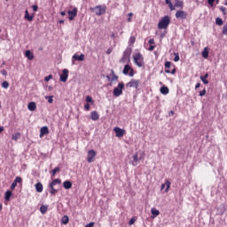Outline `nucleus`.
I'll return each instance as SVG.
<instances>
[{"label":"nucleus","instance_id":"7","mask_svg":"<svg viewBox=\"0 0 227 227\" xmlns=\"http://www.w3.org/2000/svg\"><path fill=\"white\" fill-rule=\"evenodd\" d=\"M68 79V69H63L62 74H60L59 81L61 82H67Z\"/></svg>","mask_w":227,"mask_h":227},{"label":"nucleus","instance_id":"2","mask_svg":"<svg viewBox=\"0 0 227 227\" xmlns=\"http://www.w3.org/2000/svg\"><path fill=\"white\" fill-rule=\"evenodd\" d=\"M133 59L137 67H145V59L143 58V55H141V53L135 54Z\"/></svg>","mask_w":227,"mask_h":227},{"label":"nucleus","instance_id":"61","mask_svg":"<svg viewBox=\"0 0 227 227\" xmlns=\"http://www.w3.org/2000/svg\"><path fill=\"white\" fill-rule=\"evenodd\" d=\"M200 86H201V84H200V83H197V84L195 85V89L198 90V88H200Z\"/></svg>","mask_w":227,"mask_h":227},{"label":"nucleus","instance_id":"13","mask_svg":"<svg viewBox=\"0 0 227 227\" xmlns=\"http://www.w3.org/2000/svg\"><path fill=\"white\" fill-rule=\"evenodd\" d=\"M176 17L181 20L187 19V12H185L184 11H177L176 13Z\"/></svg>","mask_w":227,"mask_h":227},{"label":"nucleus","instance_id":"27","mask_svg":"<svg viewBox=\"0 0 227 227\" xmlns=\"http://www.w3.org/2000/svg\"><path fill=\"white\" fill-rule=\"evenodd\" d=\"M207 79H208V74H206L204 76H200V80L205 84H208V81Z\"/></svg>","mask_w":227,"mask_h":227},{"label":"nucleus","instance_id":"57","mask_svg":"<svg viewBox=\"0 0 227 227\" xmlns=\"http://www.w3.org/2000/svg\"><path fill=\"white\" fill-rule=\"evenodd\" d=\"M2 132H4V127L0 126V134H1Z\"/></svg>","mask_w":227,"mask_h":227},{"label":"nucleus","instance_id":"30","mask_svg":"<svg viewBox=\"0 0 227 227\" xmlns=\"http://www.w3.org/2000/svg\"><path fill=\"white\" fill-rule=\"evenodd\" d=\"M165 187H166L165 192H168L169 187H171V182H169V180H167V181L165 182Z\"/></svg>","mask_w":227,"mask_h":227},{"label":"nucleus","instance_id":"3","mask_svg":"<svg viewBox=\"0 0 227 227\" xmlns=\"http://www.w3.org/2000/svg\"><path fill=\"white\" fill-rule=\"evenodd\" d=\"M95 157H97V151L95 150H89L87 153V162L89 164H91V162H94Z\"/></svg>","mask_w":227,"mask_h":227},{"label":"nucleus","instance_id":"15","mask_svg":"<svg viewBox=\"0 0 227 227\" xmlns=\"http://www.w3.org/2000/svg\"><path fill=\"white\" fill-rule=\"evenodd\" d=\"M90 118L93 121H97L100 118V115H98V112L94 111L90 113Z\"/></svg>","mask_w":227,"mask_h":227},{"label":"nucleus","instance_id":"18","mask_svg":"<svg viewBox=\"0 0 227 227\" xmlns=\"http://www.w3.org/2000/svg\"><path fill=\"white\" fill-rule=\"evenodd\" d=\"M129 61H130V57L128 54H124L120 60L121 63H129Z\"/></svg>","mask_w":227,"mask_h":227},{"label":"nucleus","instance_id":"47","mask_svg":"<svg viewBox=\"0 0 227 227\" xmlns=\"http://www.w3.org/2000/svg\"><path fill=\"white\" fill-rule=\"evenodd\" d=\"M171 67V62L168 61L165 63V68H169Z\"/></svg>","mask_w":227,"mask_h":227},{"label":"nucleus","instance_id":"64","mask_svg":"<svg viewBox=\"0 0 227 227\" xmlns=\"http://www.w3.org/2000/svg\"><path fill=\"white\" fill-rule=\"evenodd\" d=\"M165 72H166V74H171V71H169L168 69H166Z\"/></svg>","mask_w":227,"mask_h":227},{"label":"nucleus","instance_id":"38","mask_svg":"<svg viewBox=\"0 0 227 227\" xmlns=\"http://www.w3.org/2000/svg\"><path fill=\"white\" fill-rule=\"evenodd\" d=\"M174 61L177 62V61H180V55H178V53H174Z\"/></svg>","mask_w":227,"mask_h":227},{"label":"nucleus","instance_id":"60","mask_svg":"<svg viewBox=\"0 0 227 227\" xmlns=\"http://www.w3.org/2000/svg\"><path fill=\"white\" fill-rule=\"evenodd\" d=\"M166 188V183L165 184H161V191H163V189H165Z\"/></svg>","mask_w":227,"mask_h":227},{"label":"nucleus","instance_id":"35","mask_svg":"<svg viewBox=\"0 0 227 227\" xmlns=\"http://www.w3.org/2000/svg\"><path fill=\"white\" fill-rule=\"evenodd\" d=\"M215 24L217 26H223V20L221 18H216L215 19Z\"/></svg>","mask_w":227,"mask_h":227},{"label":"nucleus","instance_id":"32","mask_svg":"<svg viewBox=\"0 0 227 227\" xmlns=\"http://www.w3.org/2000/svg\"><path fill=\"white\" fill-rule=\"evenodd\" d=\"M44 98L45 100H48L49 104H52V102H54V96H45Z\"/></svg>","mask_w":227,"mask_h":227},{"label":"nucleus","instance_id":"48","mask_svg":"<svg viewBox=\"0 0 227 227\" xmlns=\"http://www.w3.org/2000/svg\"><path fill=\"white\" fill-rule=\"evenodd\" d=\"M17 187V184L16 182L14 181L12 184V186H11V189L13 190Z\"/></svg>","mask_w":227,"mask_h":227},{"label":"nucleus","instance_id":"1","mask_svg":"<svg viewBox=\"0 0 227 227\" xmlns=\"http://www.w3.org/2000/svg\"><path fill=\"white\" fill-rule=\"evenodd\" d=\"M170 22L171 20L169 19V16L163 17L158 23L159 29H168V26H169Z\"/></svg>","mask_w":227,"mask_h":227},{"label":"nucleus","instance_id":"43","mask_svg":"<svg viewBox=\"0 0 227 227\" xmlns=\"http://www.w3.org/2000/svg\"><path fill=\"white\" fill-rule=\"evenodd\" d=\"M207 95V90H203L200 92V97H205Z\"/></svg>","mask_w":227,"mask_h":227},{"label":"nucleus","instance_id":"44","mask_svg":"<svg viewBox=\"0 0 227 227\" xmlns=\"http://www.w3.org/2000/svg\"><path fill=\"white\" fill-rule=\"evenodd\" d=\"M51 189V194H56V192H58V190L54 189V186H52V188H50Z\"/></svg>","mask_w":227,"mask_h":227},{"label":"nucleus","instance_id":"55","mask_svg":"<svg viewBox=\"0 0 227 227\" xmlns=\"http://www.w3.org/2000/svg\"><path fill=\"white\" fill-rule=\"evenodd\" d=\"M171 11L175 10V5L173 4H168Z\"/></svg>","mask_w":227,"mask_h":227},{"label":"nucleus","instance_id":"4","mask_svg":"<svg viewBox=\"0 0 227 227\" xmlns=\"http://www.w3.org/2000/svg\"><path fill=\"white\" fill-rule=\"evenodd\" d=\"M124 88L125 84H123V82L119 83L118 86L114 90V97H120V95L123 93Z\"/></svg>","mask_w":227,"mask_h":227},{"label":"nucleus","instance_id":"5","mask_svg":"<svg viewBox=\"0 0 227 227\" xmlns=\"http://www.w3.org/2000/svg\"><path fill=\"white\" fill-rule=\"evenodd\" d=\"M142 159H145V152L141 153L140 157L137 153H135L133 155V161L131 162L132 166H137V162L142 160Z\"/></svg>","mask_w":227,"mask_h":227},{"label":"nucleus","instance_id":"58","mask_svg":"<svg viewBox=\"0 0 227 227\" xmlns=\"http://www.w3.org/2000/svg\"><path fill=\"white\" fill-rule=\"evenodd\" d=\"M153 49H155V46H154V45H151V46L149 47V51H153Z\"/></svg>","mask_w":227,"mask_h":227},{"label":"nucleus","instance_id":"19","mask_svg":"<svg viewBox=\"0 0 227 227\" xmlns=\"http://www.w3.org/2000/svg\"><path fill=\"white\" fill-rule=\"evenodd\" d=\"M25 56L27 58V59L32 60L35 59V55H33V52H31V51L27 50L25 52Z\"/></svg>","mask_w":227,"mask_h":227},{"label":"nucleus","instance_id":"23","mask_svg":"<svg viewBox=\"0 0 227 227\" xmlns=\"http://www.w3.org/2000/svg\"><path fill=\"white\" fill-rule=\"evenodd\" d=\"M64 189H72V182L70 181H65L63 183Z\"/></svg>","mask_w":227,"mask_h":227},{"label":"nucleus","instance_id":"11","mask_svg":"<svg viewBox=\"0 0 227 227\" xmlns=\"http://www.w3.org/2000/svg\"><path fill=\"white\" fill-rule=\"evenodd\" d=\"M67 14L69 15V20H74L77 17V8H74L72 11H68Z\"/></svg>","mask_w":227,"mask_h":227},{"label":"nucleus","instance_id":"9","mask_svg":"<svg viewBox=\"0 0 227 227\" xmlns=\"http://www.w3.org/2000/svg\"><path fill=\"white\" fill-rule=\"evenodd\" d=\"M84 59H85L84 54H81V55L74 54V55L72 57V62H73V64L75 63V61H84Z\"/></svg>","mask_w":227,"mask_h":227},{"label":"nucleus","instance_id":"24","mask_svg":"<svg viewBox=\"0 0 227 227\" xmlns=\"http://www.w3.org/2000/svg\"><path fill=\"white\" fill-rule=\"evenodd\" d=\"M160 91L162 93V95H168V93H169V89L166 86H163L160 88Z\"/></svg>","mask_w":227,"mask_h":227},{"label":"nucleus","instance_id":"36","mask_svg":"<svg viewBox=\"0 0 227 227\" xmlns=\"http://www.w3.org/2000/svg\"><path fill=\"white\" fill-rule=\"evenodd\" d=\"M2 86L5 89L8 90L10 88V83L6 81L3 82Z\"/></svg>","mask_w":227,"mask_h":227},{"label":"nucleus","instance_id":"40","mask_svg":"<svg viewBox=\"0 0 227 227\" xmlns=\"http://www.w3.org/2000/svg\"><path fill=\"white\" fill-rule=\"evenodd\" d=\"M14 182H15L16 184H20V182H22V178H21L20 176H17V177L15 178Z\"/></svg>","mask_w":227,"mask_h":227},{"label":"nucleus","instance_id":"28","mask_svg":"<svg viewBox=\"0 0 227 227\" xmlns=\"http://www.w3.org/2000/svg\"><path fill=\"white\" fill-rule=\"evenodd\" d=\"M68 221H70V219L68 218V215H64L61 218L62 224H68Z\"/></svg>","mask_w":227,"mask_h":227},{"label":"nucleus","instance_id":"14","mask_svg":"<svg viewBox=\"0 0 227 227\" xmlns=\"http://www.w3.org/2000/svg\"><path fill=\"white\" fill-rule=\"evenodd\" d=\"M151 214H152L151 218L155 219V217H157V215H160V211H159V209H156L155 207H153L151 209Z\"/></svg>","mask_w":227,"mask_h":227},{"label":"nucleus","instance_id":"10","mask_svg":"<svg viewBox=\"0 0 227 227\" xmlns=\"http://www.w3.org/2000/svg\"><path fill=\"white\" fill-rule=\"evenodd\" d=\"M129 70H130V72H129L130 77H134V69H132V67H130V66H129V65H126V66L124 67V69H123L122 73H123L125 75H127V74H129Z\"/></svg>","mask_w":227,"mask_h":227},{"label":"nucleus","instance_id":"29","mask_svg":"<svg viewBox=\"0 0 227 227\" xmlns=\"http://www.w3.org/2000/svg\"><path fill=\"white\" fill-rule=\"evenodd\" d=\"M175 6H176V8H183V6H184V2H182V1H180V0H176Z\"/></svg>","mask_w":227,"mask_h":227},{"label":"nucleus","instance_id":"16","mask_svg":"<svg viewBox=\"0 0 227 227\" xmlns=\"http://www.w3.org/2000/svg\"><path fill=\"white\" fill-rule=\"evenodd\" d=\"M36 192H43V184L42 183H37L35 185Z\"/></svg>","mask_w":227,"mask_h":227},{"label":"nucleus","instance_id":"62","mask_svg":"<svg viewBox=\"0 0 227 227\" xmlns=\"http://www.w3.org/2000/svg\"><path fill=\"white\" fill-rule=\"evenodd\" d=\"M60 14H61L62 17H65L67 15V12H61Z\"/></svg>","mask_w":227,"mask_h":227},{"label":"nucleus","instance_id":"54","mask_svg":"<svg viewBox=\"0 0 227 227\" xmlns=\"http://www.w3.org/2000/svg\"><path fill=\"white\" fill-rule=\"evenodd\" d=\"M129 42L134 43V42H136V37H130Z\"/></svg>","mask_w":227,"mask_h":227},{"label":"nucleus","instance_id":"31","mask_svg":"<svg viewBox=\"0 0 227 227\" xmlns=\"http://www.w3.org/2000/svg\"><path fill=\"white\" fill-rule=\"evenodd\" d=\"M48 207L47 206H41V207H40V212H41V214H46L47 213V210H48Z\"/></svg>","mask_w":227,"mask_h":227},{"label":"nucleus","instance_id":"25","mask_svg":"<svg viewBox=\"0 0 227 227\" xmlns=\"http://www.w3.org/2000/svg\"><path fill=\"white\" fill-rule=\"evenodd\" d=\"M12 141H18L19 139H20V133L17 132L12 134Z\"/></svg>","mask_w":227,"mask_h":227},{"label":"nucleus","instance_id":"42","mask_svg":"<svg viewBox=\"0 0 227 227\" xmlns=\"http://www.w3.org/2000/svg\"><path fill=\"white\" fill-rule=\"evenodd\" d=\"M132 15H134V13H132V12H129V14H128V16H129V18H128V22H132Z\"/></svg>","mask_w":227,"mask_h":227},{"label":"nucleus","instance_id":"39","mask_svg":"<svg viewBox=\"0 0 227 227\" xmlns=\"http://www.w3.org/2000/svg\"><path fill=\"white\" fill-rule=\"evenodd\" d=\"M112 81H118V76L116 74H114V71L112 70Z\"/></svg>","mask_w":227,"mask_h":227},{"label":"nucleus","instance_id":"63","mask_svg":"<svg viewBox=\"0 0 227 227\" xmlns=\"http://www.w3.org/2000/svg\"><path fill=\"white\" fill-rule=\"evenodd\" d=\"M166 4H171V2L169 0H165Z\"/></svg>","mask_w":227,"mask_h":227},{"label":"nucleus","instance_id":"37","mask_svg":"<svg viewBox=\"0 0 227 227\" xmlns=\"http://www.w3.org/2000/svg\"><path fill=\"white\" fill-rule=\"evenodd\" d=\"M86 102H88V104L90 103L93 104V98H91V96H87Z\"/></svg>","mask_w":227,"mask_h":227},{"label":"nucleus","instance_id":"22","mask_svg":"<svg viewBox=\"0 0 227 227\" xmlns=\"http://www.w3.org/2000/svg\"><path fill=\"white\" fill-rule=\"evenodd\" d=\"M208 47H205L204 50L202 51V58H205V59H207V58H208Z\"/></svg>","mask_w":227,"mask_h":227},{"label":"nucleus","instance_id":"46","mask_svg":"<svg viewBox=\"0 0 227 227\" xmlns=\"http://www.w3.org/2000/svg\"><path fill=\"white\" fill-rule=\"evenodd\" d=\"M95 226V223L90 222V223L86 224L85 227H93Z\"/></svg>","mask_w":227,"mask_h":227},{"label":"nucleus","instance_id":"21","mask_svg":"<svg viewBox=\"0 0 227 227\" xmlns=\"http://www.w3.org/2000/svg\"><path fill=\"white\" fill-rule=\"evenodd\" d=\"M61 184V179H54L51 183V184H50V188H52V187H54V185H59Z\"/></svg>","mask_w":227,"mask_h":227},{"label":"nucleus","instance_id":"45","mask_svg":"<svg viewBox=\"0 0 227 227\" xmlns=\"http://www.w3.org/2000/svg\"><path fill=\"white\" fill-rule=\"evenodd\" d=\"M134 223H136V218H131V219L129 220V224L130 226H132V224H134Z\"/></svg>","mask_w":227,"mask_h":227},{"label":"nucleus","instance_id":"8","mask_svg":"<svg viewBox=\"0 0 227 227\" xmlns=\"http://www.w3.org/2000/svg\"><path fill=\"white\" fill-rule=\"evenodd\" d=\"M127 88H136L137 89L139 86V81L132 79L126 84Z\"/></svg>","mask_w":227,"mask_h":227},{"label":"nucleus","instance_id":"26","mask_svg":"<svg viewBox=\"0 0 227 227\" xmlns=\"http://www.w3.org/2000/svg\"><path fill=\"white\" fill-rule=\"evenodd\" d=\"M25 19L28 20V22L33 21L34 16H29V12L27 11L25 12Z\"/></svg>","mask_w":227,"mask_h":227},{"label":"nucleus","instance_id":"52","mask_svg":"<svg viewBox=\"0 0 227 227\" xmlns=\"http://www.w3.org/2000/svg\"><path fill=\"white\" fill-rule=\"evenodd\" d=\"M220 10L223 12V15H226V8L221 7Z\"/></svg>","mask_w":227,"mask_h":227},{"label":"nucleus","instance_id":"33","mask_svg":"<svg viewBox=\"0 0 227 227\" xmlns=\"http://www.w3.org/2000/svg\"><path fill=\"white\" fill-rule=\"evenodd\" d=\"M10 198H12V192L11 191H7L5 192V200H6V201H10Z\"/></svg>","mask_w":227,"mask_h":227},{"label":"nucleus","instance_id":"56","mask_svg":"<svg viewBox=\"0 0 227 227\" xmlns=\"http://www.w3.org/2000/svg\"><path fill=\"white\" fill-rule=\"evenodd\" d=\"M149 43H150V45H153V43H155V41H153V39H150Z\"/></svg>","mask_w":227,"mask_h":227},{"label":"nucleus","instance_id":"20","mask_svg":"<svg viewBox=\"0 0 227 227\" xmlns=\"http://www.w3.org/2000/svg\"><path fill=\"white\" fill-rule=\"evenodd\" d=\"M45 134H49V128L47 127L41 128L40 137H42L43 136H45Z\"/></svg>","mask_w":227,"mask_h":227},{"label":"nucleus","instance_id":"49","mask_svg":"<svg viewBox=\"0 0 227 227\" xmlns=\"http://www.w3.org/2000/svg\"><path fill=\"white\" fill-rule=\"evenodd\" d=\"M207 2L210 6H214V3L215 2V0H207Z\"/></svg>","mask_w":227,"mask_h":227},{"label":"nucleus","instance_id":"12","mask_svg":"<svg viewBox=\"0 0 227 227\" xmlns=\"http://www.w3.org/2000/svg\"><path fill=\"white\" fill-rule=\"evenodd\" d=\"M114 131L115 132L116 137H123V136L125 134V130L121 129L120 128H114Z\"/></svg>","mask_w":227,"mask_h":227},{"label":"nucleus","instance_id":"17","mask_svg":"<svg viewBox=\"0 0 227 227\" xmlns=\"http://www.w3.org/2000/svg\"><path fill=\"white\" fill-rule=\"evenodd\" d=\"M27 109H28V111H35L36 110V103H35V102L28 103Z\"/></svg>","mask_w":227,"mask_h":227},{"label":"nucleus","instance_id":"53","mask_svg":"<svg viewBox=\"0 0 227 227\" xmlns=\"http://www.w3.org/2000/svg\"><path fill=\"white\" fill-rule=\"evenodd\" d=\"M32 8L34 12H38V5H33Z\"/></svg>","mask_w":227,"mask_h":227},{"label":"nucleus","instance_id":"41","mask_svg":"<svg viewBox=\"0 0 227 227\" xmlns=\"http://www.w3.org/2000/svg\"><path fill=\"white\" fill-rule=\"evenodd\" d=\"M51 79H52V74H50V75L46 76V77L44 78V81H45L46 82H49V81H51Z\"/></svg>","mask_w":227,"mask_h":227},{"label":"nucleus","instance_id":"59","mask_svg":"<svg viewBox=\"0 0 227 227\" xmlns=\"http://www.w3.org/2000/svg\"><path fill=\"white\" fill-rule=\"evenodd\" d=\"M111 52H113V50H112V49H108V50L106 51V54H111Z\"/></svg>","mask_w":227,"mask_h":227},{"label":"nucleus","instance_id":"50","mask_svg":"<svg viewBox=\"0 0 227 227\" xmlns=\"http://www.w3.org/2000/svg\"><path fill=\"white\" fill-rule=\"evenodd\" d=\"M1 74L2 75H8V72L5 69L2 70Z\"/></svg>","mask_w":227,"mask_h":227},{"label":"nucleus","instance_id":"6","mask_svg":"<svg viewBox=\"0 0 227 227\" xmlns=\"http://www.w3.org/2000/svg\"><path fill=\"white\" fill-rule=\"evenodd\" d=\"M106 7L105 5H98L94 8L96 15H104L106 13Z\"/></svg>","mask_w":227,"mask_h":227},{"label":"nucleus","instance_id":"34","mask_svg":"<svg viewBox=\"0 0 227 227\" xmlns=\"http://www.w3.org/2000/svg\"><path fill=\"white\" fill-rule=\"evenodd\" d=\"M61 171V168L59 167H56L52 171V176H55L58 172Z\"/></svg>","mask_w":227,"mask_h":227},{"label":"nucleus","instance_id":"51","mask_svg":"<svg viewBox=\"0 0 227 227\" xmlns=\"http://www.w3.org/2000/svg\"><path fill=\"white\" fill-rule=\"evenodd\" d=\"M84 109H85V111H90V104H86L85 106H84Z\"/></svg>","mask_w":227,"mask_h":227}]
</instances>
